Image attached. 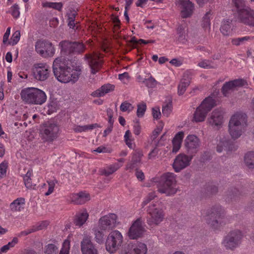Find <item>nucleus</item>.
<instances>
[{
	"label": "nucleus",
	"instance_id": "58",
	"mask_svg": "<svg viewBox=\"0 0 254 254\" xmlns=\"http://www.w3.org/2000/svg\"><path fill=\"white\" fill-rule=\"evenodd\" d=\"M152 115L154 119H158L161 116V113L159 108H152Z\"/></svg>",
	"mask_w": 254,
	"mask_h": 254
},
{
	"label": "nucleus",
	"instance_id": "1",
	"mask_svg": "<svg viewBox=\"0 0 254 254\" xmlns=\"http://www.w3.org/2000/svg\"><path fill=\"white\" fill-rule=\"evenodd\" d=\"M53 70L55 76L61 82L75 83L79 77L78 72H72L69 66L68 60L61 58H56L53 64Z\"/></svg>",
	"mask_w": 254,
	"mask_h": 254
},
{
	"label": "nucleus",
	"instance_id": "23",
	"mask_svg": "<svg viewBox=\"0 0 254 254\" xmlns=\"http://www.w3.org/2000/svg\"><path fill=\"white\" fill-rule=\"evenodd\" d=\"M223 112L220 109L214 110L207 119L208 124L212 127L220 126L223 123Z\"/></svg>",
	"mask_w": 254,
	"mask_h": 254
},
{
	"label": "nucleus",
	"instance_id": "57",
	"mask_svg": "<svg viewBox=\"0 0 254 254\" xmlns=\"http://www.w3.org/2000/svg\"><path fill=\"white\" fill-rule=\"evenodd\" d=\"M162 127H157L152 132V135L151 138L152 140H154L158 136L159 134L161 132L162 130Z\"/></svg>",
	"mask_w": 254,
	"mask_h": 254
},
{
	"label": "nucleus",
	"instance_id": "33",
	"mask_svg": "<svg viewBox=\"0 0 254 254\" xmlns=\"http://www.w3.org/2000/svg\"><path fill=\"white\" fill-rule=\"evenodd\" d=\"M244 161L249 168L254 169V152H249L246 154Z\"/></svg>",
	"mask_w": 254,
	"mask_h": 254
},
{
	"label": "nucleus",
	"instance_id": "59",
	"mask_svg": "<svg viewBox=\"0 0 254 254\" xmlns=\"http://www.w3.org/2000/svg\"><path fill=\"white\" fill-rule=\"evenodd\" d=\"M157 144L156 147L149 153L148 158L149 159L155 158L158 153L159 149L157 148Z\"/></svg>",
	"mask_w": 254,
	"mask_h": 254
},
{
	"label": "nucleus",
	"instance_id": "61",
	"mask_svg": "<svg viewBox=\"0 0 254 254\" xmlns=\"http://www.w3.org/2000/svg\"><path fill=\"white\" fill-rule=\"evenodd\" d=\"M141 127L139 125L138 121H137L136 125L133 127V132L135 135H139L140 133Z\"/></svg>",
	"mask_w": 254,
	"mask_h": 254
},
{
	"label": "nucleus",
	"instance_id": "5",
	"mask_svg": "<svg viewBox=\"0 0 254 254\" xmlns=\"http://www.w3.org/2000/svg\"><path fill=\"white\" fill-rule=\"evenodd\" d=\"M247 121L245 114L237 113L231 117L229 123V131L232 138L237 139L242 135V129L247 125Z\"/></svg>",
	"mask_w": 254,
	"mask_h": 254
},
{
	"label": "nucleus",
	"instance_id": "4",
	"mask_svg": "<svg viewBox=\"0 0 254 254\" xmlns=\"http://www.w3.org/2000/svg\"><path fill=\"white\" fill-rule=\"evenodd\" d=\"M158 191L167 196L174 195L177 191L176 180L173 173H167L162 175L157 184Z\"/></svg>",
	"mask_w": 254,
	"mask_h": 254
},
{
	"label": "nucleus",
	"instance_id": "17",
	"mask_svg": "<svg viewBox=\"0 0 254 254\" xmlns=\"http://www.w3.org/2000/svg\"><path fill=\"white\" fill-rule=\"evenodd\" d=\"M147 251L146 245L143 243L128 244L125 246L120 254H146Z\"/></svg>",
	"mask_w": 254,
	"mask_h": 254
},
{
	"label": "nucleus",
	"instance_id": "22",
	"mask_svg": "<svg viewBox=\"0 0 254 254\" xmlns=\"http://www.w3.org/2000/svg\"><path fill=\"white\" fill-rule=\"evenodd\" d=\"M246 83L244 79H238L226 82L222 87L221 92L224 96H228L229 94L237 87L242 86Z\"/></svg>",
	"mask_w": 254,
	"mask_h": 254
},
{
	"label": "nucleus",
	"instance_id": "10",
	"mask_svg": "<svg viewBox=\"0 0 254 254\" xmlns=\"http://www.w3.org/2000/svg\"><path fill=\"white\" fill-rule=\"evenodd\" d=\"M123 243V236L118 231H113L108 235L106 242V249L110 253L116 252Z\"/></svg>",
	"mask_w": 254,
	"mask_h": 254
},
{
	"label": "nucleus",
	"instance_id": "29",
	"mask_svg": "<svg viewBox=\"0 0 254 254\" xmlns=\"http://www.w3.org/2000/svg\"><path fill=\"white\" fill-rule=\"evenodd\" d=\"M143 156V154L140 151H138L133 154L132 159L130 162L127 164L126 166L127 169H133L137 164L140 163L141 158Z\"/></svg>",
	"mask_w": 254,
	"mask_h": 254
},
{
	"label": "nucleus",
	"instance_id": "27",
	"mask_svg": "<svg viewBox=\"0 0 254 254\" xmlns=\"http://www.w3.org/2000/svg\"><path fill=\"white\" fill-rule=\"evenodd\" d=\"M114 88L115 86L114 85L111 84H105L99 89L92 92L91 95L95 97L103 96L105 94L113 91Z\"/></svg>",
	"mask_w": 254,
	"mask_h": 254
},
{
	"label": "nucleus",
	"instance_id": "42",
	"mask_svg": "<svg viewBox=\"0 0 254 254\" xmlns=\"http://www.w3.org/2000/svg\"><path fill=\"white\" fill-rule=\"evenodd\" d=\"M218 187L212 184H208L205 188V191L207 195H212L218 192Z\"/></svg>",
	"mask_w": 254,
	"mask_h": 254
},
{
	"label": "nucleus",
	"instance_id": "31",
	"mask_svg": "<svg viewBox=\"0 0 254 254\" xmlns=\"http://www.w3.org/2000/svg\"><path fill=\"white\" fill-rule=\"evenodd\" d=\"M25 199L23 197H19L14 200L10 204V207L12 211H20L21 205L25 204Z\"/></svg>",
	"mask_w": 254,
	"mask_h": 254
},
{
	"label": "nucleus",
	"instance_id": "53",
	"mask_svg": "<svg viewBox=\"0 0 254 254\" xmlns=\"http://www.w3.org/2000/svg\"><path fill=\"white\" fill-rule=\"evenodd\" d=\"M211 63L209 60H203L198 64V65L204 68H213L214 67L211 65Z\"/></svg>",
	"mask_w": 254,
	"mask_h": 254
},
{
	"label": "nucleus",
	"instance_id": "49",
	"mask_svg": "<svg viewBox=\"0 0 254 254\" xmlns=\"http://www.w3.org/2000/svg\"><path fill=\"white\" fill-rule=\"evenodd\" d=\"M250 39V37L249 36H245L243 37L234 39L232 40V43L234 45L239 46L241 44L244 43L246 41H248Z\"/></svg>",
	"mask_w": 254,
	"mask_h": 254
},
{
	"label": "nucleus",
	"instance_id": "54",
	"mask_svg": "<svg viewBox=\"0 0 254 254\" xmlns=\"http://www.w3.org/2000/svg\"><path fill=\"white\" fill-rule=\"evenodd\" d=\"M155 192H151L148 193L145 200L142 202V205L144 206L153 200L155 197Z\"/></svg>",
	"mask_w": 254,
	"mask_h": 254
},
{
	"label": "nucleus",
	"instance_id": "34",
	"mask_svg": "<svg viewBox=\"0 0 254 254\" xmlns=\"http://www.w3.org/2000/svg\"><path fill=\"white\" fill-rule=\"evenodd\" d=\"M120 166L118 163H115L109 166L106 169H103L100 171L101 175L109 176L116 172Z\"/></svg>",
	"mask_w": 254,
	"mask_h": 254
},
{
	"label": "nucleus",
	"instance_id": "13",
	"mask_svg": "<svg viewBox=\"0 0 254 254\" xmlns=\"http://www.w3.org/2000/svg\"><path fill=\"white\" fill-rule=\"evenodd\" d=\"M242 234L239 230H234L230 232L225 237L223 243L227 249L236 248L241 243Z\"/></svg>",
	"mask_w": 254,
	"mask_h": 254
},
{
	"label": "nucleus",
	"instance_id": "48",
	"mask_svg": "<svg viewBox=\"0 0 254 254\" xmlns=\"http://www.w3.org/2000/svg\"><path fill=\"white\" fill-rule=\"evenodd\" d=\"M20 31H16L12 35L11 38V41L8 42V44L14 45L17 43L20 39Z\"/></svg>",
	"mask_w": 254,
	"mask_h": 254
},
{
	"label": "nucleus",
	"instance_id": "64",
	"mask_svg": "<svg viewBox=\"0 0 254 254\" xmlns=\"http://www.w3.org/2000/svg\"><path fill=\"white\" fill-rule=\"evenodd\" d=\"M53 5L52 8L60 11L62 10L63 5L62 2H53Z\"/></svg>",
	"mask_w": 254,
	"mask_h": 254
},
{
	"label": "nucleus",
	"instance_id": "63",
	"mask_svg": "<svg viewBox=\"0 0 254 254\" xmlns=\"http://www.w3.org/2000/svg\"><path fill=\"white\" fill-rule=\"evenodd\" d=\"M18 239L17 237H14L11 242H9L6 245L10 249L15 246L18 243Z\"/></svg>",
	"mask_w": 254,
	"mask_h": 254
},
{
	"label": "nucleus",
	"instance_id": "62",
	"mask_svg": "<svg viewBox=\"0 0 254 254\" xmlns=\"http://www.w3.org/2000/svg\"><path fill=\"white\" fill-rule=\"evenodd\" d=\"M10 27H8L3 37V43L5 44L8 40L10 34Z\"/></svg>",
	"mask_w": 254,
	"mask_h": 254
},
{
	"label": "nucleus",
	"instance_id": "44",
	"mask_svg": "<svg viewBox=\"0 0 254 254\" xmlns=\"http://www.w3.org/2000/svg\"><path fill=\"white\" fill-rule=\"evenodd\" d=\"M132 105L127 101L123 102L120 106V110L122 112H129L133 109Z\"/></svg>",
	"mask_w": 254,
	"mask_h": 254
},
{
	"label": "nucleus",
	"instance_id": "46",
	"mask_svg": "<svg viewBox=\"0 0 254 254\" xmlns=\"http://www.w3.org/2000/svg\"><path fill=\"white\" fill-rule=\"evenodd\" d=\"M177 34L178 35V40L180 41L183 42L185 39V32L184 30V27L180 25L177 29Z\"/></svg>",
	"mask_w": 254,
	"mask_h": 254
},
{
	"label": "nucleus",
	"instance_id": "20",
	"mask_svg": "<svg viewBox=\"0 0 254 254\" xmlns=\"http://www.w3.org/2000/svg\"><path fill=\"white\" fill-rule=\"evenodd\" d=\"M200 145L199 138L195 135H189L185 139V146L187 153L190 156L195 154Z\"/></svg>",
	"mask_w": 254,
	"mask_h": 254
},
{
	"label": "nucleus",
	"instance_id": "14",
	"mask_svg": "<svg viewBox=\"0 0 254 254\" xmlns=\"http://www.w3.org/2000/svg\"><path fill=\"white\" fill-rule=\"evenodd\" d=\"M117 216L110 213L102 216L99 220V227L101 230H110L116 226Z\"/></svg>",
	"mask_w": 254,
	"mask_h": 254
},
{
	"label": "nucleus",
	"instance_id": "41",
	"mask_svg": "<svg viewBox=\"0 0 254 254\" xmlns=\"http://www.w3.org/2000/svg\"><path fill=\"white\" fill-rule=\"evenodd\" d=\"M228 198L232 201H237L240 198V193L237 189H234L232 192L228 194Z\"/></svg>",
	"mask_w": 254,
	"mask_h": 254
},
{
	"label": "nucleus",
	"instance_id": "18",
	"mask_svg": "<svg viewBox=\"0 0 254 254\" xmlns=\"http://www.w3.org/2000/svg\"><path fill=\"white\" fill-rule=\"evenodd\" d=\"M80 249L82 254H98L95 245L92 242V238L88 235H84L80 242Z\"/></svg>",
	"mask_w": 254,
	"mask_h": 254
},
{
	"label": "nucleus",
	"instance_id": "51",
	"mask_svg": "<svg viewBox=\"0 0 254 254\" xmlns=\"http://www.w3.org/2000/svg\"><path fill=\"white\" fill-rule=\"evenodd\" d=\"M172 104L171 102L167 103L165 106H163L162 113L164 116L168 117L172 112Z\"/></svg>",
	"mask_w": 254,
	"mask_h": 254
},
{
	"label": "nucleus",
	"instance_id": "26",
	"mask_svg": "<svg viewBox=\"0 0 254 254\" xmlns=\"http://www.w3.org/2000/svg\"><path fill=\"white\" fill-rule=\"evenodd\" d=\"M181 5L183 8L181 12L182 17L186 18L190 17L194 9L193 4L189 0H182Z\"/></svg>",
	"mask_w": 254,
	"mask_h": 254
},
{
	"label": "nucleus",
	"instance_id": "3",
	"mask_svg": "<svg viewBox=\"0 0 254 254\" xmlns=\"http://www.w3.org/2000/svg\"><path fill=\"white\" fill-rule=\"evenodd\" d=\"M22 101L30 105H42L47 100L45 93L41 89L28 87L22 89L20 92Z\"/></svg>",
	"mask_w": 254,
	"mask_h": 254
},
{
	"label": "nucleus",
	"instance_id": "9",
	"mask_svg": "<svg viewBox=\"0 0 254 254\" xmlns=\"http://www.w3.org/2000/svg\"><path fill=\"white\" fill-rule=\"evenodd\" d=\"M149 216L147 218V223L150 226L158 225L164 218V212L157 204H150L147 209Z\"/></svg>",
	"mask_w": 254,
	"mask_h": 254
},
{
	"label": "nucleus",
	"instance_id": "60",
	"mask_svg": "<svg viewBox=\"0 0 254 254\" xmlns=\"http://www.w3.org/2000/svg\"><path fill=\"white\" fill-rule=\"evenodd\" d=\"M210 159V155L208 152H204L200 157V160L202 162H205Z\"/></svg>",
	"mask_w": 254,
	"mask_h": 254
},
{
	"label": "nucleus",
	"instance_id": "32",
	"mask_svg": "<svg viewBox=\"0 0 254 254\" xmlns=\"http://www.w3.org/2000/svg\"><path fill=\"white\" fill-rule=\"evenodd\" d=\"M190 82L189 78H183L181 79L178 86V93L179 95H182L184 94L187 87L189 86Z\"/></svg>",
	"mask_w": 254,
	"mask_h": 254
},
{
	"label": "nucleus",
	"instance_id": "19",
	"mask_svg": "<svg viewBox=\"0 0 254 254\" xmlns=\"http://www.w3.org/2000/svg\"><path fill=\"white\" fill-rule=\"evenodd\" d=\"M144 232L142 221L141 218H138L130 226L128 232V236L130 239H137L141 237Z\"/></svg>",
	"mask_w": 254,
	"mask_h": 254
},
{
	"label": "nucleus",
	"instance_id": "39",
	"mask_svg": "<svg viewBox=\"0 0 254 254\" xmlns=\"http://www.w3.org/2000/svg\"><path fill=\"white\" fill-rule=\"evenodd\" d=\"M32 174V171L31 170H29L23 177L25 185L26 187L28 189H32L33 187L31 179Z\"/></svg>",
	"mask_w": 254,
	"mask_h": 254
},
{
	"label": "nucleus",
	"instance_id": "47",
	"mask_svg": "<svg viewBox=\"0 0 254 254\" xmlns=\"http://www.w3.org/2000/svg\"><path fill=\"white\" fill-rule=\"evenodd\" d=\"M146 110V105L145 103H142L141 104H138L136 113L137 117L139 118L143 117Z\"/></svg>",
	"mask_w": 254,
	"mask_h": 254
},
{
	"label": "nucleus",
	"instance_id": "55",
	"mask_svg": "<svg viewBox=\"0 0 254 254\" xmlns=\"http://www.w3.org/2000/svg\"><path fill=\"white\" fill-rule=\"evenodd\" d=\"M7 168V163L2 162L0 164V177H3L6 174Z\"/></svg>",
	"mask_w": 254,
	"mask_h": 254
},
{
	"label": "nucleus",
	"instance_id": "12",
	"mask_svg": "<svg viewBox=\"0 0 254 254\" xmlns=\"http://www.w3.org/2000/svg\"><path fill=\"white\" fill-rule=\"evenodd\" d=\"M36 52L43 57H53L55 48L51 42L47 40H39L35 44Z\"/></svg>",
	"mask_w": 254,
	"mask_h": 254
},
{
	"label": "nucleus",
	"instance_id": "56",
	"mask_svg": "<svg viewBox=\"0 0 254 254\" xmlns=\"http://www.w3.org/2000/svg\"><path fill=\"white\" fill-rule=\"evenodd\" d=\"M11 14L14 18H17L19 17L20 12L19 11V7L18 5L16 4H15L11 7Z\"/></svg>",
	"mask_w": 254,
	"mask_h": 254
},
{
	"label": "nucleus",
	"instance_id": "43",
	"mask_svg": "<svg viewBox=\"0 0 254 254\" xmlns=\"http://www.w3.org/2000/svg\"><path fill=\"white\" fill-rule=\"evenodd\" d=\"M49 225V222L48 221H42L39 223H37L36 225H33L36 232L39 230H44L47 228L48 226Z\"/></svg>",
	"mask_w": 254,
	"mask_h": 254
},
{
	"label": "nucleus",
	"instance_id": "37",
	"mask_svg": "<svg viewBox=\"0 0 254 254\" xmlns=\"http://www.w3.org/2000/svg\"><path fill=\"white\" fill-rule=\"evenodd\" d=\"M94 232L96 242L99 244H103L104 241V233L98 229H94Z\"/></svg>",
	"mask_w": 254,
	"mask_h": 254
},
{
	"label": "nucleus",
	"instance_id": "24",
	"mask_svg": "<svg viewBox=\"0 0 254 254\" xmlns=\"http://www.w3.org/2000/svg\"><path fill=\"white\" fill-rule=\"evenodd\" d=\"M84 58L87 61L91 73L93 74L97 73L102 65V62L99 61V56L86 54Z\"/></svg>",
	"mask_w": 254,
	"mask_h": 254
},
{
	"label": "nucleus",
	"instance_id": "7",
	"mask_svg": "<svg viewBox=\"0 0 254 254\" xmlns=\"http://www.w3.org/2000/svg\"><path fill=\"white\" fill-rule=\"evenodd\" d=\"M206 221L212 228H218L224 223V211L220 205H214L207 211Z\"/></svg>",
	"mask_w": 254,
	"mask_h": 254
},
{
	"label": "nucleus",
	"instance_id": "45",
	"mask_svg": "<svg viewBox=\"0 0 254 254\" xmlns=\"http://www.w3.org/2000/svg\"><path fill=\"white\" fill-rule=\"evenodd\" d=\"M144 83L148 88H154L157 84V81L152 76L144 80Z\"/></svg>",
	"mask_w": 254,
	"mask_h": 254
},
{
	"label": "nucleus",
	"instance_id": "6",
	"mask_svg": "<svg viewBox=\"0 0 254 254\" xmlns=\"http://www.w3.org/2000/svg\"><path fill=\"white\" fill-rule=\"evenodd\" d=\"M59 46L62 54L64 56L81 54L86 49L85 45L81 41L63 40L60 42Z\"/></svg>",
	"mask_w": 254,
	"mask_h": 254
},
{
	"label": "nucleus",
	"instance_id": "52",
	"mask_svg": "<svg viewBox=\"0 0 254 254\" xmlns=\"http://www.w3.org/2000/svg\"><path fill=\"white\" fill-rule=\"evenodd\" d=\"M47 183L49 185V188L47 192H46L45 193L46 195H49L53 192L55 184L57 183V181L56 180H54L48 181Z\"/></svg>",
	"mask_w": 254,
	"mask_h": 254
},
{
	"label": "nucleus",
	"instance_id": "21",
	"mask_svg": "<svg viewBox=\"0 0 254 254\" xmlns=\"http://www.w3.org/2000/svg\"><path fill=\"white\" fill-rule=\"evenodd\" d=\"M70 202L75 205H82L90 200V195L85 191L71 193L68 195Z\"/></svg>",
	"mask_w": 254,
	"mask_h": 254
},
{
	"label": "nucleus",
	"instance_id": "38",
	"mask_svg": "<svg viewBox=\"0 0 254 254\" xmlns=\"http://www.w3.org/2000/svg\"><path fill=\"white\" fill-rule=\"evenodd\" d=\"M211 15V11H209L206 12L202 19V26L205 30L208 29H210V16Z\"/></svg>",
	"mask_w": 254,
	"mask_h": 254
},
{
	"label": "nucleus",
	"instance_id": "11",
	"mask_svg": "<svg viewBox=\"0 0 254 254\" xmlns=\"http://www.w3.org/2000/svg\"><path fill=\"white\" fill-rule=\"evenodd\" d=\"M59 130V127L56 124H44L41 129V137L45 141L53 142L58 137Z\"/></svg>",
	"mask_w": 254,
	"mask_h": 254
},
{
	"label": "nucleus",
	"instance_id": "16",
	"mask_svg": "<svg viewBox=\"0 0 254 254\" xmlns=\"http://www.w3.org/2000/svg\"><path fill=\"white\" fill-rule=\"evenodd\" d=\"M192 155L190 156L185 154L177 155L174 161L173 167L176 172H179L190 165Z\"/></svg>",
	"mask_w": 254,
	"mask_h": 254
},
{
	"label": "nucleus",
	"instance_id": "8",
	"mask_svg": "<svg viewBox=\"0 0 254 254\" xmlns=\"http://www.w3.org/2000/svg\"><path fill=\"white\" fill-rule=\"evenodd\" d=\"M215 106V101L210 97L206 98L196 108L192 121L201 122L204 121L207 113Z\"/></svg>",
	"mask_w": 254,
	"mask_h": 254
},
{
	"label": "nucleus",
	"instance_id": "30",
	"mask_svg": "<svg viewBox=\"0 0 254 254\" xmlns=\"http://www.w3.org/2000/svg\"><path fill=\"white\" fill-rule=\"evenodd\" d=\"M88 216V214L86 211H84L82 213L76 215L73 220L74 224L76 226H82L86 221Z\"/></svg>",
	"mask_w": 254,
	"mask_h": 254
},
{
	"label": "nucleus",
	"instance_id": "36",
	"mask_svg": "<svg viewBox=\"0 0 254 254\" xmlns=\"http://www.w3.org/2000/svg\"><path fill=\"white\" fill-rule=\"evenodd\" d=\"M95 127H101V126L98 124H94L83 126H78L74 128V130L75 132H82L88 129H92Z\"/></svg>",
	"mask_w": 254,
	"mask_h": 254
},
{
	"label": "nucleus",
	"instance_id": "35",
	"mask_svg": "<svg viewBox=\"0 0 254 254\" xmlns=\"http://www.w3.org/2000/svg\"><path fill=\"white\" fill-rule=\"evenodd\" d=\"M231 21L229 20H224L220 27L221 32L224 36H228L231 33Z\"/></svg>",
	"mask_w": 254,
	"mask_h": 254
},
{
	"label": "nucleus",
	"instance_id": "50",
	"mask_svg": "<svg viewBox=\"0 0 254 254\" xmlns=\"http://www.w3.org/2000/svg\"><path fill=\"white\" fill-rule=\"evenodd\" d=\"M69 248L70 242L68 240H65L63 243V248L60 254H69Z\"/></svg>",
	"mask_w": 254,
	"mask_h": 254
},
{
	"label": "nucleus",
	"instance_id": "25",
	"mask_svg": "<svg viewBox=\"0 0 254 254\" xmlns=\"http://www.w3.org/2000/svg\"><path fill=\"white\" fill-rule=\"evenodd\" d=\"M237 149L233 142L226 139H222L220 140L216 146V151L220 153L223 150L227 152L234 151Z\"/></svg>",
	"mask_w": 254,
	"mask_h": 254
},
{
	"label": "nucleus",
	"instance_id": "15",
	"mask_svg": "<svg viewBox=\"0 0 254 254\" xmlns=\"http://www.w3.org/2000/svg\"><path fill=\"white\" fill-rule=\"evenodd\" d=\"M50 67L44 64H34L33 68V74L35 79L39 81H45L49 76Z\"/></svg>",
	"mask_w": 254,
	"mask_h": 254
},
{
	"label": "nucleus",
	"instance_id": "28",
	"mask_svg": "<svg viewBox=\"0 0 254 254\" xmlns=\"http://www.w3.org/2000/svg\"><path fill=\"white\" fill-rule=\"evenodd\" d=\"M184 133L183 131H180L177 133L172 140L173 149L172 152L176 153L181 147Z\"/></svg>",
	"mask_w": 254,
	"mask_h": 254
},
{
	"label": "nucleus",
	"instance_id": "2",
	"mask_svg": "<svg viewBox=\"0 0 254 254\" xmlns=\"http://www.w3.org/2000/svg\"><path fill=\"white\" fill-rule=\"evenodd\" d=\"M232 3L238 21L254 27V10L247 6L244 0H232Z\"/></svg>",
	"mask_w": 254,
	"mask_h": 254
},
{
	"label": "nucleus",
	"instance_id": "40",
	"mask_svg": "<svg viewBox=\"0 0 254 254\" xmlns=\"http://www.w3.org/2000/svg\"><path fill=\"white\" fill-rule=\"evenodd\" d=\"M45 253L47 254H57L58 248L53 244H49L45 247Z\"/></svg>",
	"mask_w": 254,
	"mask_h": 254
}]
</instances>
